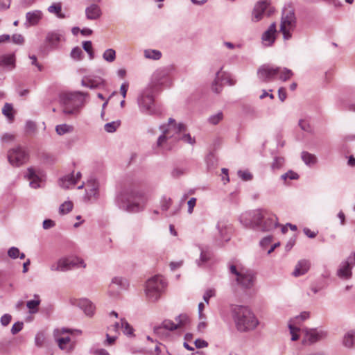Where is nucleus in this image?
Masks as SVG:
<instances>
[{
	"label": "nucleus",
	"mask_w": 355,
	"mask_h": 355,
	"mask_svg": "<svg viewBox=\"0 0 355 355\" xmlns=\"http://www.w3.org/2000/svg\"><path fill=\"white\" fill-rule=\"evenodd\" d=\"M277 29L275 23H272L261 37L262 43L265 46H270L276 39Z\"/></svg>",
	"instance_id": "nucleus-17"
},
{
	"label": "nucleus",
	"mask_w": 355,
	"mask_h": 355,
	"mask_svg": "<svg viewBox=\"0 0 355 355\" xmlns=\"http://www.w3.org/2000/svg\"><path fill=\"white\" fill-rule=\"evenodd\" d=\"M355 338V331H348L344 336L343 345L347 347H352Z\"/></svg>",
	"instance_id": "nucleus-31"
},
{
	"label": "nucleus",
	"mask_w": 355,
	"mask_h": 355,
	"mask_svg": "<svg viewBox=\"0 0 355 355\" xmlns=\"http://www.w3.org/2000/svg\"><path fill=\"white\" fill-rule=\"evenodd\" d=\"M299 125L303 130L309 131V125L306 121L304 120H300L299 122Z\"/></svg>",
	"instance_id": "nucleus-61"
},
{
	"label": "nucleus",
	"mask_w": 355,
	"mask_h": 355,
	"mask_svg": "<svg viewBox=\"0 0 355 355\" xmlns=\"http://www.w3.org/2000/svg\"><path fill=\"white\" fill-rule=\"evenodd\" d=\"M184 173H185V171L183 168H175L172 171V175L175 178H178Z\"/></svg>",
	"instance_id": "nucleus-55"
},
{
	"label": "nucleus",
	"mask_w": 355,
	"mask_h": 355,
	"mask_svg": "<svg viewBox=\"0 0 355 355\" xmlns=\"http://www.w3.org/2000/svg\"><path fill=\"white\" fill-rule=\"evenodd\" d=\"M165 286L166 283L162 276H154L146 282V296L151 301H155L158 300L160 297Z\"/></svg>",
	"instance_id": "nucleus-5"
},
{
	"label": "nucleus",
	"mask_w": 355,
	"mask_h": 355,
	"mask_svg": "<svg viewBox=\"0 0 355 355\" xmlns=\"http://www.w3.org/2000/svg\"><path fill=\"white\" fill-rule=\"evenodd\" d=\"M11 321V315L5 314L1 318V323L3 326H7Z\"/></svg>",
	"instance_id": "nucleus-53"
},
{
	"label": "nucleus",
	"mask_w": 355,
	"mask_h": 355,
	"mask_svg": "<svg viewBox=\"0 0 355 355\" xmlns=\"http://www.w3.org/2000/svg\"><path fill=\"white\" fill-rule=\"evenodd\" d=\"M97 188L98 184L94 180L90 181L87 184L86 192L89 198L96 196L97 193Z\"/></svg>",
	"instance_id": "nucleus-30"
},
{
	"label": "nucleus",
	"mask_w": 355,
	"mask_h": 355,
	"mask_svg": "<svg viewBox=\"0 0 355 355\" xmlns=\"http://www.w3.org/2000/svg\"><path fill=\"white\" fill-rule=\"evenodd\" d=\"M302 159L306 164H314L316 162V157L315 155L306 152H303L302 154Z\"/></svg>",
	"instance_id": "nucleus-35"
},
{
	"label": "nucleus",
	"mask_w": 355,
	"mask_h": 355,
	"mask_svg": "<svg viewBox=\"0 0 355 355\" xmlns=\"http://www.w3.org/2000/svg\"><path fill=\"white\" fill-rule=\"evenodd\" d=\"M175 321L176 323L170 320H165L162 322V326L155 327V333L161 337H164L165 336V330L173 331L184 327L190 322V319L187 314H180L175 318Z\"/></svg>",
	"instance_id": "nucleus-7"
},
{
	"label": "nucleus",
	"mask_w": 355,
	"mask_h": 355,
	"mask_svg": "<svg viewBox=\"0 0 355 355\" xmlns=\"http://www.w3.org/2000/svg\"><path fill=\"white\" fill-rule=\"evenodd\" d=\"M310 313L309 312H302L300 316L296 317L295 319H292L289 321L288 327L290 333L292 336V340H297L299 338L298 331H300V323L305 320L309 318Z\"/></svg>",
	"instance_id": "nucleus-15"
},
{
	"label": "nucleus",
	"mask_w": 355,
	"mask_h": 355,
	"mask_svg": "<svg viewBox=\"0 0 355 355\" xmlns=\"http://www.w3.org/2000/svg\"><path fill=\"white\" fill-rule=\"evenodd\" d=\"M121 328L123 333L127 335H131L133 329L130 325L123 319L121 320V326L119 323L116 322L114 325L108 327L107 333V341L110 345L114 343L116 338V334L119 328Z\"/></svg>",
	"instance_id": "nucleus-11"
},
{
	"label": "nucleus",
	"mask_w": 355,
	"mask_h": 355,
	"mask_svg": "<svg viewBox=\"0 0 355 355\" xmlns=\"http://www.w3.org/2000/svg\"><path fill=\"white\" fill-rule=\"evenodd\" d=\"M352 267L350 266L349 260H347L343 265L340 266L338 270V275L344 279H349L352 276Z\"/></svg>",
	"instance_id": "nucleus-26"
},
{
	"label": "nucleus",
	"mask_w": 355,
	"mask_h": 355,
	"mask_svg": "<svg viewBox=\"0 0 355 355\" xmlns=\"http://www.w3.org/2000/svg\"><path fill=\"white\" fill-rule=\"evenodd\" d=\"M62 40H64V38L62 33L58 31H51L46 34L45 42L51 48L55 49Z\"/></svg>",
	"instance_id": "nucleus-19"
},
{
	"label": "nucleus",
	"mask_w": 355,
	"mask_h": 355,
	"mask_svg": "<svg viewBox=\"0 0 355 355\" xmlns=\"http://www.w3.org/2000/svg\"><path fill=\"white\" fill-rule=\"evenodd\" d=\"M278 96L281 101H284V100L286 98V92L285 88L281 87L279 89Z\"/></svg>",
	"instance_id": "nucleus-56"
},
{
	"label": "nucleus",
	"mask_w": 355,
	"mask_h": 355,
	"mask_svg": "<svg viewBox=\"0 0 355 355\" xmlns=\"http://www.w3.org/2000/svg\"><path fill=\"white\" fill-rule=\"evenodd\" d=\"M78 305L82 309L86 315H92L95 309L92 303L87 299L78 300Z\"/></svg>",
	"instance_id": "nucleus-25"
},
{
	"label": "nucleus",
	"mask_w": 355,
	"mask_h": 355,
	"mask_svg": "<svg viewBox=\"0 0 355 355\" xmlns=\"http://www.w3.org/2000/svg\"><path fill=\"white\" fill-rule=\"evenodd\" d=\"M162 135L159 137L157 145L158 147L169 150L173 144L180 139V134L185 132L184 125L176 124L173 119H169L166 125L161 126Z\"/></svg>",
	"instance_id": "nucleus-1"
},
{
	"label": "nucleus",
	"mask_w": 355,
	"mask_h": 355,
	"mask_svg": "<svg viewBox=\"0 0 355 355\" xmlns=\"http://www.w3.org/2000/svg\"><path fill=\"white\" fill-rule=\"evenodd\" d=\"M275 12V8L268 1H260L255 5L252 12V20L258 21L261 20L263 15L270 16Z\"/></svg>",
	"instance_id": "nucleus-13"
},
{
	"label": "nucleus",
	"mask_w": 355,
	"mask_h": 355,
	"mask_svg": "<svg viewBox=\"0 0 355 355\" xmlns=\"http://www.w3.org/2000/svg\"><path fill=\"white\" fill-rule=\"evenodd\" d=\"M196 203V198H191L187 202L188 205V212L191 214L193 212V208Z\"/></svg>",
	"instance_id": "nucleus-52"
},
{
	"label": "nucleus",
	"mask_w": 355,
	"mask_h": 355,
	"mask_svg": "<svg viewBox=\"0 0 355 355\" xmlns=\"http://www.w3.org/2000/svg\"><path fill=\"white\" fill-rule=\"evenodd\" d=\"M128 89V84L123 83V84L121 85V88H120V91H121V95L123 96V98H125V96H126V93H127Z\"/></svg>",
	"instance_id": "nucleus-60"
},
{
	"label": "nucleus",
	"mask_w": 355,
	"mask_h": 355,
	"mask_svg": "<svg viewBox=\"0 0 355 355\" xmlns=\"http://www.w3.org/2000/svg\"><path fill=\"white\" fill-rule=\"evenodd\" d=\"M144 56L148 59L159 60L162 57V53L159 51L147 49L144 51Z\"/></svg>",
	"instance_id": "nucleus-34"
},
{
	"label": "nucleus",
	"mask_w": 355,
	"mask_h": 355,
	"mask_svg": "<svg viewBox=\"0 0 355 355\" xmlns=\"http://www.w3.org/2000/svg\"><path fill=\"white\" fill-rule=\"evenodd\" d=\"M239 176L245 181L250 180L252 178V175L248 171H239L238 172Z\"/></svg>",
	"instance_id": "nucleus-47"
},
{
	"label": "nucleus",
	"mask_w": 355,
	"mask_h": 355,
	"mask_svg": "<svg viewBox=\"0 0 355 355\" xmlns=\"http://www.w3.org/2000/svg\"><path fill=\"white\" fill-rule=\"evenodd\" d=\"M204 308H205L204 304L202 302H200L198 304V312H199V318L201 320L205 318V315L202 313Z\"/></svg>",
	"instance_id": "nucleus-63"
},
{
	"label": "nucleus",
	"mask_w": 355,
	"mask_h": 355,
	"mask_svg": "<svg viewBox=\"0 0 355 355\" xmlns=\"http://www.w3.org/2000/svg\"><path fill=\"white\" fill-rule=\"evenodd\" d=\"M27 178L30 181V184L33 188H38L40 187V182H41L40 178L36 173V171L33 168H30L28 169Z\"/></svg>",
	"instance_id": "nucleus-24"
},
{
	"label": "nucleus",
	"mask_w": 355,
	"mask_h": 355,
	"mask_svg": "<svg viewBox=\"0 0 355 355\" xmlns=\"http://www.w3.org/2000/svg\"><path fill=\"white\" fill-rule=\"evenodd\" d=\"M311 267V263L309 260H300L295 266L293 275L295 277H299L306 273Z\"/></svg>",
	"instance_id": "nucleus-21"
},
{
	"label": "nucleus",
	"mask_w": 355,
	"mask_h": 355,
	"mask_svg": "<svg viewBox=\"0 0 355 355\" xmlns=\"http://www.w3.org/2000/svg\"><path fill=\"white\" fill-rule=\"evenodd\" d=\"M122 284V279L119 277H115L112 279L111 284L110 285V289H114L115 286H121Z\"/></svg>",
	"instance_id": "nucleus-54"
},
{
	"label": "nucleus",
	"mask_w": 355,
	"mask_h": 355,
	"mask_svg": "<svg viewBox=\"0 0 355 355\" xmlns=\"http://www.w3.org/2000/svg\"><path fill=\"white\" fill-rule=\"evenodd\" d=\"M73 332L77 333L78 334H81V331L80 330H74L70 329H58L54 331V336L56 340V342L58 345V347L62 350H66L69 352L72 347V343L69 337V336H64L65 334H73Z\"/></svg>",
	"instance_id": "nucleus-9"
},
{
	"label": "nucleus",
	"mask_w": 355,
	"mask_h": 355,
	"mask_svg": "<svg viewBox=\"0 0 355 355\" xmlns=\"http://www.w3.org/2000/svg\"><path fill=\"white\" fill-rule=\"evenodd\" d=\"M2 113L8 118L9 121H12L13 120L14 110L11 104L6 103L2 109Z\"/></svg>",
	"instance_id": "nucleus-32"
},
{
	"label": "nucleus",
	"mask_w": 355,
	"mask_h": 355,
	"mask_svg": "<svg viewBox=\"0 0 355 355\" xmlns=\"http://www.w3.org/2000/svg\"><path fill=\"white\" fill-rule=\"evenodd\" d=\"M298 178L299 175L292 171H290L288 173L282 175V178L284 179V180H286L287 178H289L290 180H297L298 179Z\"/></svg>",
	"instance_id": "nucleus-46"
},
{
	"label": "nucleus",
	"mask_w": 355,
	"mask_h": 355,
	"mask_svg": "<svg viewBox=\"0 0 355 355\" xmlns=\"http://www.w3.org/2000/svg\"><path fill=\"white\" fill-rule=\"evenodd\" d=\"M3 66L14 69L15 67V56L14 54L3 55L0 57Z\"/></svg>",
	"instance_id": "nucleus-28"
},
{
	"label": "nucleus",
	"mask_w": 355,
	"mask_h": 355,
	"mask_svg": "<svg viewBox=\"0 0 355 355\" xmlns=\"http://www.w3.org/2000/svg\"><path fill=\"white\" fill-rule=\"evenodd\" d=\"M40 303V301L39 300H30L27 302L26 306L32 313H34L35 311V310H37Z\"/></svg>",
	"instance_id": "nucleus-42"
},
{
	"label": "nucleus",
	"mask_w": 355,
	"mask_h": 355,
	"mask_svg": "<svg viewBox=\"0 0 355 355\" xmlns=\"http://www.w3.org/2000/svg\"><path fill=\"white\" fill-rule=\"evenodd\" d=\"M73 208V203L71 201H67L62 203L59 208V213L62 215L69 213Z\"/></svg>",
	"instance_id": "nucleus-37"
},
{
	"label": "nucleus",
	"mask_w": 355,
	"mask_h": 355,
	"mask_svg": "<svg viewBox=\"0 0 355 355\" xmlns=\"http://www.w3.org/2000/svg\"><path fill=\"white\" fill-rule=\"evenodd\" d=\"M180 139H183L184 141H185L186 142L189 143V144H193L194 142V140L191 138L190 135H185V134L182 135V133H181Z\"/></svg>",
	"instance_id": "nucleus-58"
},
{
	"label": "nucleus",
	"mask_w": 355,
	"mask_h": 355,
	"mask_svg": "<svg viewBox=\"0 0 355 355\" xmlns=\"http://www.w3.org/2000/svg\"><path fill=\"white\" fill-rule=\"evenodd\" d=\"M230 270L235 275L237 284L243 288H250L254 283V275L249 270L235 265H231Z\"/></svg>",
	"instance_id": "nucleus-4"
},
{
	"label": "nucleus",
	"mask_w": 355,
	"mask_h": 355,
	"mask_svg": "<svg viewBox=\"0 0 355 355\" xmlns=\"http://www.w3.org/2000/svg\"><path fill=\"white\" fill-rule=\"evenodd\" d=\"M55 130L58 135H62L66 133L71 132L73 130V127L72 125L64 123V124L58 125L55 127Z\"/></svg>",
	"instance_id": "nucleus-33"
},
{
	"label": "nucleus",
	"mask_w": 355,
	"mask_h": 355,
	"mask_svg": "<svg viewBox=\"0 0 355 355\" xmlns=\"http://www.w3.org/2000/svg\"><path fill=\"white\" fill-rule=\"evenodd\" d=\"M120 121H113L105 125V130L108 132H113L119 127Z\"/></svg>",
	"instance_id": "nucleus-40"
},
{
	"label": "nucleus",
	"mask_w": 355,
	"mask_h": 355,
	"mask_svg": "<svg viewBox=\"0 0 355 355\" xmlns=\"http://www.w3.org/2000/svg\"><path fill=\"white\" fill-rule=\"evenodd\" d=\"M8 158L12 166H19L26 162L27 155L21 148H16L8 152Z\"/></svg>",
	"instance_id": "nucleus-14"
},
{
	"label": "nucleus",
	"mask_w": 355,
	"mask_h": 355,
	"mask_svg": "<svg viewBox=\"0 0 355 355\" xmlns=\"http://www.w3.org/2000/svg\"><path fill=\"white\" fill-rule=\"evenodd\" d=\"M76 266H83L85 268V265L83 261L79 258L65 257L59 259L57 263L53 264L51 266V269L53 271H67Z\"/></svg>",
	"instance_id": "nucleus-10"
},
{
	"label": "nucleus",
	"mask_w": 355,
	"mask_h": 355,
	"mask_svg": "<svg viewBox=\"0 0 355 355\" xmlns=\"http://www.w3.org/2000/svg\"><path fill=\"white\" fill-rule=\"evenodd\" d=\"M223 116V113L218 112L216 115L211 116L209 118V121L211 123L216 125V124L218 123L220 121L222 120Z\"/></svg>",
	"instance_id": "nucleus-45"
},
{
	"label": "nucleus",
	"mask_w": 355,
	"mask_h": 355,
	"mask_svg": "<svg viewBox=\"0 0 355 355\" xmlns=\"http://www.w3.org/2000/svg\"><path fill=\"white\" fill-rule=\"evenodd\" d=\"M254 222H275L277 218L268 211L259 209L254 212Z\"/></svg>",
	"instance_id": "nucleus-20"
},
{
	"label": "nucleus",
	"mask_w": 355,
	"mask_h": 355,
	"mask_svg": "<svg viewBox=\"0 0 355 355\" xmlns=\"http://www.w3.org/2000/svg\"><path fill=\"white\" fill-rule=\"evenodd\" d=\"M86 16L88 19H96L101 15V10L96 5H92L86 9Z\"/></svg>",
	"instance_id": "nucleus-27"
},
{
	"label": "nucleus",
	"mask_w": 355,
	"mask_h": 355,
	"mask_svg": "<svg viewBox=\"0 0 355 355\" xmlns=\"http://www.w3.org/2000/svg\"><path fill=\"white\" fill-rule=\"evenodd\" d=\"M81 174L80 172H78L76 175L73 174L65 176L62 178L60 182V186L62 188L68 189L70 186H74L77 181L80 178Z\"/></svg>",
	"instance_id": "nucleus-22"
},
{
	"label": "nucleus",
	"mask_w": 355,
	"mask_h": 355,
	"mask_svg": "<svg viewBox=\"0 0 355 355\" xmlns=\"http://www.w3.org/2000/svg\"><path fill=\"white\" fill-rule=\"evenodd\" d=\"M103 58L104 60H105L107 62H113L116 58V52L112 49H109L105 51V52L103 54Z\"/></svg>",
	"instance_id": "nucleus-36"
},
{
	"label": "nucleus",
	"mask_w": 355,
	"mask_h": 355,
	"mask_svg": "<svg viewBox=\"0 0 355 355\" xmlns=\"http://www.w3.org/2000/svg\"><path fill=\"white\" fill-rule=\"evenodd\" d=\"M293 73L291 70L284 68L282 69H280V71H279L278 75H279V78L280 80H282L283 81H286V80L290 79L291 78V76H293Z\"/></svg>",
	"instance_id": "nucleus-38"
},
{
	"label": "nucleus",
	"mask_w": 355,
	"mask_h": 355,
	"mask_svg": "<svg viewBox=\"0 0 355 355\" xmlns=\"http://www.w3.org/2000/svg\"><path fill=\"white\" fill-rule=\"evenodd\" d=\"M48 11L50 13L55 14L60 19L65 18L64 14L62 12L61 3H55L52 4L48 8Z\"/></svg>",
	"instance_id": "nucleus-29"
},
{
	"label": "nucleus",
	"mask_w": 355,
	"mask_h": 355,
	"mask_svg": "<svg viewBox=\"0 0 355 355\" xmlns=\"http://www.w3.org/2000/svg\"><path fill=\"white\" fill-rule=\"evenodd\" d=\"M10 0H0V9H7L10 7Z\"/></svg>",
	"instance_id": "nucleus-59"
},
{
	"label": "nucleus",
	"mask_w": 355,
	"mask_h": 355,
	"mask_svg": "<svg viewBox=\"0 0 355 355\" xmlns=\"http://www.w3.org/2000/svg\"><path fill=\"white\" fill-rule=\"evenodd\" d=\"M83 51L80 47H75L71 52V57L77 60L82 59Z\"/></svg>",
	"instance_id": "nucleus-41"
},
{
	"label": "nucleus",
	"mask_w": 355,
	"mask_h": 355,
	"mask_svg": "<svg viewBox=\"0 0 355 355\" xmlns=\"http://www.w3.org/2000/svg\"><path fill=\"white\" fill-rule=\"evenodd\" d=\"M295 26L296 19L293 9L291 7L284 8L282 16L280 31L285 40L291 37V32L294 31Z\"/></svg>",
	"instance_id": "nucleus-6"
},
{
	"label": "nucleus",
	"mask_w": 355,
	"mask_h": 355,
	"mask_svg": "<svg viewBox=\"0 0 355 355\" xmlns=\"http://www.w3.org/2000/svg\"><path fill=\"white\" fill-rule=\"evenodd\" d=\"M152 86L146 88L138 98L140 110L150 115H159L162 108L155 103Z\"/></svg>",
	"instance_id": "nucleus-3"
},
{
	"label": "nucleus",
	"mask_w": 355,
	"mask_h": 355,
	"mask_svg": "<svg viewBox=\"0 0 355 355\" xmlns=\"http://www.w3.org/2000/svg\"><path fill=\"white\" fill-rule=\"evenodd\" d=\"M45 336L42 333H39L35 336V345L38 347H42L45 343Z\"/></svg>",
	"instance_id": "nucleus-44"
},
{
	"label": "nucleus",
	"mask_w": 355,
	"mask_h": 355,
	"mask_svg": "<svg viewBox=\"0 0 355 355\" xmlns=\"http://www.w3.org/2000/svg\"><path fill=\"white\" fill-rule=\"evenodd\" d=\"M279 67H271L270 66H263L258 70L259 78L263 82H269L273 80L279 74Z\"/></svg>",
	"instance_id": "nucleus-16"
},
{
	"label": "nucleus",
	"mask_w": 355,
	"mask_h": 355,
	"mask_svg": "<svg viewBox=\"0 0 355 355\" xmlns=\"http://www.w3.org/2000/svg\"><path fill=\"white\" fill-rule=\"evenodd\" d=\"M8 256L12 259H16L19 256V250L18 248L12 247L8 252Z\"/></svg>",
	"instance_id": "nucleus-48"
},
{
	"label": "nucleus",
	"mask_w": 355,
	"mask_h": 355,
	"mask_svg": "<svg viewBox=\"0 0 355 355\" xmlns=\"http://www.w3.org/2000/svg\"><path fill=\"white\" fill-rule=\"evenodd\" d=\"M214 295H215V290L214 289H209L204 294L203 300H205V302L207 304H208L209 300L210 299V297H211Z\"/></svg>",
	"instance_id": "nucleus-50"
},
{
	"label": "nucleus",
	"mask_w": 355,
	"mask_h": 355,
	"mask_svg": "<svg viewBox=\"0 0 355 355\" xmlns=\"http://www.w3.org/2000/svg\"><path fill=\"white\" fill-rule=\"evenodd\" d=\"M83 47L84 50L89 54V58L93 59L94 58V52L92 48V43L91 41H86L83 43Z\"/></svg>",
	"instance_id": "nucleus-39"
},
{
	"label": "nucleus",
	"mask_w": 355,
	"mask_h": 355,
	"mask_svg": "<svg viewBox=\"0 0 355 355\" xmlns=\"http://www.w3.org/2000/svg\"><path fill=\"white\" fill-rule=\"evenodd\" d=\"M42 12L40 10H34L27 12L26 18L30 25L35 26L42 19Z\"/></svg>",
	"instance_id": "nucleus-23"
},
{
	"label": "nucleus",
	"mask_w": 355,
	"mask_h": 355,
	"mask_svg": "<svg viewBox=\"0 0 355 355\" xmlns=\"http://www.w3.org/2000/svg\"><path fill=\"white\" fill-rule=\"evenodd\" d=\"M222 173H223L222 180H225V182L224 183L226 184L227 182H228L230 181L229 177H228V170L226 168H223Z\"/></svg>",
	"instance_id": "nucleus-62"
},
{
	"label": "nucleus",
	"mask_w": 355,
	"mask_h": 355,
	"mask_svg": "<svg viewBox=\"0 0 355 355\" xmlns=\"http://www.w3.org/2000/svg\"><path fill=\"white\" fill-rule=\"evenodd\" d=\"M127 201L126 209L130 212H137L144 207L147 198L141 193H132L127 198Z\"/></svg>",
	"instance_id": "nucleus-12"
},
{
	"label": "nucleus",
	"mask_w": 355,
	"mask_h": 355,
	"mask_svg": "<svg viewBox=\"0 0 355 355\" xmlns=\"http://www.w3.org/2000/svg\"><path fill=\"white\" fill-rule=\"evenodd\" d=\"M23 328V323L22 322H16L15 323L11 329V332L12 334H16L18 332H19Z\"/></svg>",
	"instance_id": "nucleus-49"
},
{
	"label": "nucleus",
	"mask_w": 355,
	"mask_h": 355,
	"mask_svg": "<svg viewBox=\"0 0 355 355\" xmlns=\"http://www.w3.org/2000/svg\"><path fill=\"white\" fill-rule=\"evenodd\" d=\"M304 334L302 342L304 344H312L321 339L322 334L315 329H303L301 330Z\"/></svg>",
	"instance_id": "nucleus-18"
},
{
	"label": "nucleus",
	"mask_w": 355,
	"mask_h": 355,
	"mask_svg": "<svg viewBox=\"0 0 355 355\" xmlns=\"http://www.w3.org/2000/svg\"><path fill=\"white\" fill-rule=\"evenodd\" d=\"M60 101L63 106V112L66 114H73L83 103V98L78 93H62Z\"/></svg>",
	"instance_id": "nucleus-8"
},
{
	"label": "nucleus",
	"mask_w": 355,
	"mask_h": 355,
	"mask_svg": "<svg viewBox=\"0 0 355 355\" xmlns=\"http://www.w3.org/2000/svg\"><path fill=\"white\" fill-rule=\"evenodd\" d=\"M232 312L236 327L240 331L252 330L258 324L254 315L248 307L236 306Z\"/></svg>",
	"instance_id": "nucleus-2"
},
{
	"label": "nucleus",
	"mask_w": 355,
	"mask_h": 355,
	"mask_svg": "<svg viewBox=\"0 0 355 355\" xmlns=\"http://www.w3.org/2000/svg\"><path fill=\"white\" fill-rule=\"evenodd\" d=\"M272 241V239L270 236L266 237L261 241V245L262 246H266L267 245L270 244Z\"/></svg>",
	"instance_id": "nucleus-64"
},
{
	"label": "nucleus",
	"mask_w": 355,
	"mask_h": 355,
	"mask_svg": "<svg viewBox=\"0 0 355 355\" xmlns=\"http://www.w3.org/2000/svg\"><path fill=\"white\" fill-rule=\"evenodd\" d=\"M195 345L197 348H203L206 347L208 345V343L203 340L197 339L195 341Z\"/></svg>",
	"instance_id": "nucleus-57"
},
{
	"label": "nucleus",
	"mask_w": 355,
	"mask_h": 355,
	"mask_svg": "<svg viewBox=\"0 0 355 355\" xmlns=\"http://www.w3.org/2000/svg\"><path fill=\"white\" fill-rule=\"evenodd\" d=\"M12 42L17 44H22L24 42V38L21 35L15 34L12 37Z\"/></svg>",
	"instance_id": "nucleus-51"
},
{
	"label": "nucleus",
	"mask_w": 355,
	"mask_h": 355,
	"mask_svg": "<svg viewBox=\"0 0 355 355\" xmlns=\"http://www.w3.org/2000/svg\"><path fill=\"white\" fill-rule=\"evenodd\" d=\"M171 199L166 196L163 197L161 200V208L162 210H167L171 205Z\"/></svg>",
	"instance_id": "nucleus-43"
}]
</instances>
